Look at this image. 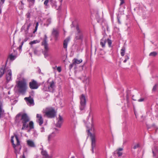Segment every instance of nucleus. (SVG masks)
Listing matches in <instances>:
<instances>
[{"label":"nucleus","instance_id":"1","mask_svg":"<svg viewBox=\"0 0 158 158\" xmlns=\"http://www.w3.org/2000/svg\"><path fill=\"white\" fill-rule=\"evenodd\" d=\"M20 116H21L20 120L23 124V127L21 129L23 130L25 128L28 127V123L30 120V118L26 113H19L16 116L15 121L16 122L18 121L19 120V117Z\"/></svg>","mask_w":158,"mask_h":158},{"label":"nucleus","instance_id":"2","mask_svg":"<svg viewBox=\"0 0 158 158\" xmlns=\"http://www.w3.org/2000/svg\"><path fill=\"white\" fill-rule=\"evenodd\" d=\"M16 86L19 93L23 94H25L27 89V84L25 80L19 81Z\"/></svg>","mask_w":158,"mask_h":158},{"label":"nucleus","instance_id":"3","mask_svg":"<svg viewBox=\"0 0 158 158\" xmlns=\"http://www.w3.org/2000/svg\"><path fill=\"white\" fill-rule=\"evenodd\" d=\"M15 137L16 140V144L15 145L14 143V141L13 140L14 138V136L11 137V142L12 143L13 146L15 149V152L16 156H17L18 154H19L20 153V151L21 148V146L20 145V143L19 140L18 136L17 135H15Z\"/></svg>","mask_w":158,"mask_h":158},{"label":"nucleus","instance_id":"4","mask_svg":"<svg viewBox=\"0 0 158 158\" xmlns=\"http://www.w3.org/2000/svg\"><path fill=\"white\" fill-rule=\"evenodd\" d=\"M55 88V84L53 81L48 82V81L44 85V89L45 91H49L51 92H53Z\"/></svg>","mask_w":158,"mask_h":158},{"label":"nucleus","instance_id":"5","mask_svg":"<svg viewBox=\"0 0 158 158\" xmlns=\"http://www.w3.org/2000/svg\"><path fill=\"white\" fill-rule=\"evenodd\" d=\"M44 113V115L49 118H53L56 115V112L52 108H47Z\"/></svg>","mask_w":158,"mask_h":158},{"label":"nucleus","instance_id":"6","mask_svg":"<svg viewBox=\"0 0 158 158\" xmlns=\"http://www.w3.org/2000/svg\"><path fill=\"white\" fill-rule=\"evenodd\" d=\"M47 37L46 35H45L43 41L42 42L41 45L43 46L44 51V55H46L49 50L48 44L47 41Z\"/></svg>","mask_w":158,"mask_h":158},{"label":"nucleus","instance_id":"7","mask_svg":"<svg viewBox=\"0 0 158 158\" xmlns=\"http://www.w3.org/2000/svg\"><path fill=\"white\" fill-rule=\"evenodd\" d=\"M80 109L81 110H82L85 109L86 104V100L85 95L82 94L80 97Z\"/></svg>","mask_w":158,"mask_h":158},{"label":"nucleus","instance_id":"8","mask_svg":"<svg viewBox=\"0 0 158 158\" xmlns=\"http://www.w3.org/2000/svg\"><path fill=\"white\" fill-rule=\"evenodd\" d=\"M88 132L90 133V137L91 140V151L92 153H94V148L96 146V136L95 135L93 134L90 132L89 130H88Z\"/></svg>","mask_w":158,"mask_h":158},{"label":"nucleus","instance_id":"9","mask_svg":"<svg viewBox=\"0 0 158 158\" xmlns=\"http://www.w3.org/2000/svg\"><path fill=\"white\" fill-rule=\"evenodd\" d=\"M77 33L76 35V38L77 40H81L83 38V35L78 25L76 27Z\"/></svg>","mask_w":158,"mask_h":158},{"label":"nucleus","instance_id":"10","mask_svg":"<svg viewBox=\"0 0 158 158\" xmlns=\"http://www.w3.org/2000/svg\"><path fill=\"white\" fill-rule=\"evenodd\" d=\"M29 87L31 89H37L39 86L37 82L34 80H32L31 82L29 83Z\"/></svg>","mask_w":158,"mask_h":158},{"label":"nucleus","instance_id":"11","mask_svg":"<svg viewBox=\"0 0 158 158\" xmlns=\"http://www.w3.org/2000/svg\"><path fill=\"white\" fill-rule=\"evenodd\" d=\"M24 100L26 102L27 104L29 106H33L34 105V102L33 99L31 96L28 97H25Z\"/></svg>","mask_w":158,"mask_h":158},{"label":"nucleus","instance_id":"12","mask_svg":"<svg viewBox=\"0 0 158 158\" xmlns=\"http://www.w3.org/2000/svg\"><path fill=\"white\" fill-rule=\"evenodd\" d=\"M36 118H37L36 122L40 126H41L43 123V119L42 115L41 114H36Z\"/></svg>","mask_w":158,"mask_h":158},{"label":"nucleus","instance_id":"13","mask_svg":"<svg viewBox=\"0 0 158 158\" xmlns=\"http://www.w3.org/2000/svg\"><path fill=\"white\" fill-rule=\"evenodd\" d=\"M82 60L81 59H78L77 58H74L72 61L73 63L70 66V68H72L74 66H75L76 64H79L81 63Z\"/></svg>","mask_w":158,"mask_h":158},{"label":"nucleus","instance_id":"14","mask_svg":"<svg viewBox=\"0 0 158 158\" xmlns=\"http://www.w3.org/2000/svg\"><path fill=\"white\" fill-rule=\"evenodd\" d=\"M57 122L56 124V126L58 127H60L63 122V119L62 117L60 115H59L58 118L57 119Z\"/></svg>","mask_w":158,"mask_h":158},{"label":"nucleus","instance_id":"15","mask_svg":"<svg viewBox=\"0 0 158 158\" xmlns=\"http://www.w3.org/2000/svg\"><path fill=\"white\" fill-rule=\"evenodd\" d=\"M59 31L58 29L53 28L52 32V35L53 36L55 40H57L59 36Z\"/></svg>","mask_w":158,"mask_h":158},{"label":"nucleus","instance_id":"16","mask_svg":"<svg viewBox=\"0 0 158 158\" xmlns=\"http://www.w3.org/2000/svg\"><path fill=\"white\" fill-rule=\"evenodd\" d=\"M12 73L11 70H9L7 72L6 78L7 82L11 80Z\"/></svg>","mask_w":158,"mask_h":158},{"label":"nucleus","instance_id":"17","mask_svg":"<svg viewBox=\"0 0 158 158\" xmlns=\"http://www.w3.org/2000/svg\"><path fill=\"white\" fill-rule=\"evenodd\" d=\"M91 80L90 77H85L83 80V82L85 84V85H88L89 84Z\"/></svg>","mask_w":158,"mask_h":158},{"label":"nucleus","instance_id":"18","mask_svg":"<svg viewBox=\"0 0 158 158\" xmlns=\"http://www.w3.org/2000/svg\"><path fill=\"white\" fill-rule=\"evenodd\" d=\"M56 134L54 132H53L48 136V142H50L54 137H55Z\"/></svg>","mask_w":158,"mask_h":158},{"label":"nucleus","instance_id":"19","mask_svg":"<svg viewBox=\"0 0 158 158\" xmlns=\"http://www.w3.org/2000/svg\"><path fill=\"white\" fill-rule=\"evenodd\" d=\"M27 143L28 146L34 148L35 147L34 142L31 140H27Z\"/></svg>","mask_w":158,"mask_h":158},{"label":"nucleus","instance_id":"20","mask_svg":"<svg viewBox=\"0 0 158 158\" xmlns=\"http://www.w3.org/2000/svg\"><path fill=\"white\" fill-rule=\"evenodd\" d=\"M106 43V39L103 38L101 40L100 44L102 48H104L105 47Z\"/></svg>","mask_w":158,"mask_h":158},{"label":"nucleus","instance_id":"21","mask_svg":"<svg viewBox=\"0 0 158 158\" xmlns=\"http://www.w3.org/2000/svg\"><path fill=\"white\" fill-rule=\"evenodd\" d=\"M70 38L68 37L64 40L63 43V47L64 48H66L67 47V44L69 41Z\"/></svg>","mask_w":158,"mask_h":158},{"label":"nucleus","instance_id":"22","mask_svg":"<svg viewBox=\"0 0 158 158\" xmlns=\"http://www.w3.org/2000/svg\"><path fill=\"white\" fill-rule=\"evenodd\" d=\"M152 153L153 156H157L156 158H158V149L157 148L155 147L154 149H152Z\"/></svg>","mask_w":158,"mask_h":158},{"label":"nucleus","instance_id":"23","mask_svg":"<svg viewBox=\"0 0 158 158\" xmlns=\"http://www.w3.org/2000/svg\"><path fill=\"white\" fill-rule=\"evenodd\" d=\"M25 24H27V30H28L29 29L30 27L32 25L31 23V20H30V19H28L26 20Z\"/></svg>","mask_w":158,"mask_h":158},{"label":"nucleus","instance_id":"24","mask_svg":"<svg viewBox=\"0 0 158 158\" xmlns=\"http://www.w3.org/2000/svg\"><path fill=\"white\" fill-rule=\"evenodd\" d=\"M158 89V84H156L153 86L152 90V92H156Z\"/></svg>","mask_w":158,"mask_h":158},{"label":"nucleus","instance_id":"25","mask_svg":"<svg viewBox=\"0 0 158 158\" xmlns=\"http://www.w3.org/2000/svg\"><path fill=\"white\" fill-rule=\"evenodd\" d=\"M16 57V56H15L13 55L12 54H10L8 56V58L11 61L14 60Z\"/></svg>","mask_w":158,"mask_h":158},{"label":"nucleus","instance_id":"26","mask_svg":"<svg viewBox=\"0 0 158 158\" xmlns=\"http://www.w3.org/2000/svg\"><path fill=\"white\" fill-rule=\"evenodd\" d=\"M106 42H107L109 47H111L112 44V41L109 39H106Z\"/></svg>","mask_w":158,"mask_h":158},{"label":"nucleus","instance_id":"27","mask_svg":"<svg viewBox=\"0 0 158 158\" xmlns=\"http://www.w3.org/2000/svg\"><path fill=\"white\" fill-rule=\"evenodd\" d=\"M28 127H29L31 129L34 128V124L32 121H31L29 122V123Z\"/></svg>","mask_w":158,"mask_h":158},{"label":"nucleus","instance_id":"28","mask_svg":"<svg viewBox=\"0 0 158 158\" xmlns=\"http://www.w3.org/2000/svg\"><path fill=\"white\" fill-rule=\"evenodd\" d=\"M157 55V53L156 52H151L149 54L150 56H155Z\"/></svg>","mask_w":158,"mask_h":158},{"label":"nucleus","instance_id":"29","mask_svg":"<svg viewBox=\"0 0 158 158\" xmlns=\"http://www.w3.org/2000/svg\"><path fill=\"white\" fill-rule=\"evenodd\" d=\"M40 42V41L38 40H34L33 41H31L30 43L29 44L31 45H32L34 44L38 43Z\"/></svg>","mask_w":158,"mask_h":158},{"label":"nucleus","instance_id":"30","mask_svg":"<svg viewBox=\"0 0 158 158\" xmlns=\"http://www.w3.org/2000/svg\"><path fill=\"white\" fill-rule=\"evenodd\" d=\"M125 49L123 48L121 50V55L122 56H123L125 54Z\"/></svg>","mask_w":158,"mask_h":158},{"label":"nucleus","instance_id":"31","mask_svg":"<svg viewBox=\"0 0 158 158\" xmlns=\"http://www.w3.org/2000/svg\"><path fill=\"white\" fill-rule=\"evenodd\" d=\"M6 70H0V78H1L4 74Z\"/></svg>","mask_w":158,"mask_h":158},{"label":"nucleus","instance_id":"32","mask_svg":"<svg viewBox=\"0 0 158 158\" xmlns=\"http://www.w3.org/2000/svg\"><path fill=\"white\" fill-rule=\"evenodd\" d=\"M41 154H42V155H43L46 157L47 156H48L47 152L46 151H45L44 150H43L42 151Z\"/></svg>","mask_w":158,"mask_h":158},{"label":"nucleus","instance_id":"33","mask_svg":"<svg viewBox=\"0 0 158 158\" xmlns=\"http://www.w3.org/2000/svg\"><path fill=\"white\" fill-rule=\"evenodd\" d=\"M39 23L38 22H37L36 23V26L35 27V29H34V31L33 32V33H35L36 31L37 30V29H38V26H39Z\"/></svg>","mask_w":158,"mask_h":158},{"label":"nucleus","instance_id":"34","mask_svg":"<svg viewBox=\"0 0 158 158\" xmlns=\"http://www.w3.org/2000/svg\"><path fill=\"white\" fill-rule=\"evenodd\" d=\"M30 12H28L26 14V17L28 19H30Z\"/></svg>","mask_w":158,"mask_h":158},{"label":"nucleus","instance_id":"35","mask_svg":"<svg viewBox=\"0 0 158 158\" xmlns=\"http://www.w3.org/2000/svg\"><path fill=\"white\" fill-rule=\"evenodd\" d=\"M139 147V144H137L134 146L133 148L134 149H135Z\"/></svg>","mask_w":158,"mask_h":158},{"label":"nucleus","instance_id":"36","mask_svg":"<svg viewBox=\"0 0 158 158\" xmlns=\"http://www.w3.org/2000/svg\"><path fill=\"white\" fill-rule=\"evenodd\" d=\"M117 153L118 154V157L121 156L123 154L122 152L119 151H117Z\"/></svg>","mask_w":158,"mask_h":158},{"label":"nucleus","instance_id":"37","mask_svg":"<svg viewBox=\"0 0 158 158\" xmlns=\"http://www.w3.org/2000/svg\"><path fill=\"white\" fill-rule=\"evenodd\" d=\"M49 1V0H45L44 2V4L46 6H47Z\"/></svg>","mask_w":158,"mask_h":158},{"label":"nucleus","instance_id":"38","mask_svg":"<svg viewBox=\"0 0 158 158\" xmlns=\"http://www.w3.org/2000/svg\"><path fill=\"white\" fill-rule=\"evenodd\" d=\"M5 0H0V4L1 5L4 3Z\"/></svg>","mask_w":158,"mask_h":158},{"label":"nucleus","instance_id":"39","mask_svg":"<svg viewBox=\"0 0 158 158\" xmlns=\"http://www.w3.org/2000/svg\"><path fill=\"white\" fill-rule=\"evenodd\" d=\"M35 0H27V1L30 2L32 4H33L34 3Z\"/></svg>","mask_w":158,"mask_h":158},{"label":"nucleus","instance_id":"40","mask_svg":"<svg viewBox=\"0 0 158 158\" xmlns=\"http://www.w3.org/2000/svg\"><path fill=\"white\" fill-rule=\"evenodd\" d=\"M144 98H141L140 99H139L138 100V101L139 102H141L143 101H144Z\"/></svg>","mask_w":158,"mask_h":158},{"label":"nucleus","instance_id":"41","mask_svg":"<svg viewBox=\"0 0 158 158\" xmlns=\"http://www.w3.org/2000/svg\"><path fill=\"white\" fill-rule=\"evenodd\" d=\"M123 149L122 148H119L116 151L120 152V151H123Z\"/></svg>","mask_w":158,"mask_h":158},{"label":"nucleus","instance_id":"42","mask_svg":"<svg viewBox=\"0 0 158 158\" xmlns=\"http://www.w3.org/2000/svg\"><path fill=\"white\" fill-rule=\"evenodd\" d=\"M40 131L41 132H43L44 131V128L43 127H42L40 128Z\"/></svg>","mask_w":158,"mask_h":158},{"label":"nucleus","instance_id":"43","mask_svg":"<svg viewBox=\"0 0 158 158\" xmlns=\"http://www.w3.org/2000/svg\"><path fill=\"white\" fill-rule=\"evenodd\" d=\"M4 112V111L2 110H2H0V115H1L2 114H3Z\"/></svg>","mask_w":158,"mask_h":158},{"label":"nucleus","instance_id":"44","mask_svg":"<svg viewBox=\"0 0 158 158\" xmlns=\"http://www.w3.org/2000/svg\"><path fill=\"white\" fill-rule=\"evenodd\" d=\"M120 5H122L124 3V0H120Z\"/></svg>","mask_w":158,"mask_h":158},{"label":"nucleus","instance_id":"45","mask_svg":"<svg viewBox=\"0 0 158 158\" xmlns=\"http://www.w3.org/2000/svg\"><path fill=\"white\" fill-rule=\"evenodd\" d=\"M118 23L119 24H121V23L119 20V18H118Z\"/></svg>","mask_w":158,"mask_h":158},{"label":"nucleus","instance_id":"46","mask_svg":"<svg viewBox=\"0 0 158 158\" xmlns=\"http://www.w3.org/2000/svg\"><path fill=\"white\" fill-rule=\"evenodd\" d=\"M129 59V57H128V56H126V59H127V60H128Z\"/></svg>","mask_w":158,"mask_h":158},{"label":"nucleus","instance_id":"47","mask_svg":"<svg viewBox=\"0 0 158 158\" xmlns=\"http://www.w3.org/2000/svg\"><path fill=\"white\" fill-rule=\"evenodd\" d=\"M61 67L60 66H59L57 68V69H61Z\"/></svg>","mask_w":158,"mask_h":158},{"label":"nucleus","instance_id":"48","mask_svg":"<svg viewBox=\"0 0 158 158\" xmlns=\"http://www.w3.org/2000/svg\"><path fill=\"white\" fill-rule=\"evenodd\" d=\"M14 104H12V105H14L17 102V101L16 100H14Z\"/></svg>","mask_w":158,"mask_h":158},{"label":"nucleus","instance_id":"49","mask_svg":"<svg viewBox=\"0 0 158 158\" xmlns=\"http://www.w3.org/2000/svg\"><path fill=\"white\" fill-rule=\"evenodd\" d=\"M21 158H25V155H23Z\"/></svg>","mask_w":158,"mask_h":158},{"label":"nucleus","instance_id":"50","mask_svg":"<svg viewBox=\"0 0 158 158\" xmlns=\"http://www.w3.org/2000/svg\"><path fill=\"white\" fill-rule=\"evenodd\" d=\"M127 61V59H125L124 60L123 62H124V63H125V62Z\"/></svg>","mask_w":158,"mask_h":158},{"label":"nucleus","instance_id":"51","mask_svg":"<svg viewBox=\"0 0 158 158\" xmlns=\"http://www.w3.org/2000/svg\"><path fill=\"white\" fill-rule=\"evenodd\" d=\"M59 73L61 72V70H57Z\"/></svg>","mask_w":158,"mask_h":158},{"label":"nucleus","instance_id":"52","mask_svg":"<svg viewBox=\"0 0 158 158\" xmlns=\"http://www.w3.org/2000/svg\"><path fill=\"white\" fill-rule=\"evenodd\" d=\"M21 3L22 5H23L24 4L23 3V2L22 1H21Z\"/></svg>","mask_w":158,"mask_h":158},{"label":"nucleus","instance_id":"53","mask_svg":"<svg viewBox=\"0 0 158 158\" xmlns=\"http://www.w3.org/2000/svg\"><path fill=\"white\" fill-rule=\"evenodd\" d=\"M71 158H75V157L74 156H72Z\"/></svg>","mask_w":158,"mask_h":158},{"label":"nucleus","instance_id":"54","mask_svg":"<svg viewBox=\"0 0 158 158\" xmlns=\"http://www.w3.org/2000/svg\"><path fill=\"white\" fill-rule=\"evenodd\" d=\"M19 47H20V48H21V47H22V46H19Z\"/></svg>","mask_w":158,"mask_h":158},{"label":"nucleus","instance_id":"55","mask_svg":"<svg viewBox=\"0 0 158 158\" xmlns=\"http://www.w3.org/2000/svg\"><path fill=\"white\" fill-rule=\"evenodd\" d=\"M49 20H50V19H48V21H49Z\"/></svg>","mask_w":158,"mask_h":158},{"label":"nucleus","instance_id":"56","mask_svg":"<svg viewBox=\"0 0 158 158\" xmlns=\"http://www.w3.org/2000/svg\"><path fill=\"white\" fill-rule=\"evenodd\" d=\"M62 0H61L60 2H62Z\"/></svg>","mask_w":158,"mask_h":158},{"label":"nucleus","instance_id":"57","mask_svg":"<svg viewBox=\"0 0 158 158\" xmlns=\"http://www.w3.org/2000/svg\"><path fill=\"white\" fill-rule=\"evenodd\" d=\"M156 129L157 130L158 129V127H156Z\"/></svg>","mask_w":158,"mask_h":158},{"label":"nucleus","instance_id":"58","mask_svg":"<svg viewBox=\"0 0 158 158\" xmlns=\"http://www.w3.org/2000/svg\"><path fill=\"white\" fill-rule=\"evenodd\" d=\"M133 100H135V99H133Z\"/></svg>","mask_w":158,"mask_h":158},{"label":"nucleus","instance_id":"59","mask_svg":"<svg viewBox=\"0 0 158 158\" xmlns=\"http://www.w3.org/2000/svg\"><path fill=\"white\" fill-rule=\"evenodd\" d=\"M54 69H55V68H54Z\"/></svg>","mask_w":158,"mask_h":158}]
</instances>
